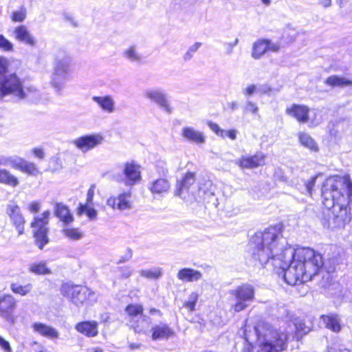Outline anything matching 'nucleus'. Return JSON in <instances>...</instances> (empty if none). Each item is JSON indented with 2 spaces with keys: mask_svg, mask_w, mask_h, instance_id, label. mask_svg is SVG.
<instances>
[{
  "mask_svg": "<svg viewBox=\"0 0 352 352\" xmlns=\"http://www.w3.org/2000/svg\"><path fill=\"white\" fill-rule=\"evenodd\" d=\"M252 261L258 267L272 266L284 281L296 285L312 280L323 265L322 255L309 248L287 246L279 226L257 232L252 239Z\"/></svg>",
  "mask_w": 352,
  "mask_h": 352,
  "instance_id": "1",
  "label": "nucleus"
},
{
  "mask_svg": "<svg viewBox=\"0 0 352 352\" xmlns=\"http://www.w3.org/2000/svg\"><path fill=\"white\" fill-rule=\"evenodd\" d=\"M322 204L327 208L322 220L329 229L342 228L351 220L352 182L336 177L326 179L321 188Z\"/></svg>",
  "mask_w": 352,
  "mask_h": 352,
  "instance_id": "2",
  "label": "nucleus"
},
{
  "mask_svg": "<svg viewBox=\"0 0 352 352\" xmlns=\"http://www.w3.org/2000/svg\"><path fill=\"white\" fill-rule=\"evenodd\" d=\"M254 331L258 347L256 352H280L286 349L289 338L287 333L263 325L254 327ZM244 339L248 342V346L243 352H254L250 337L246 331L244 333Z\"/></svg>",
  "mask_w": 352,
  "mask_h": 352,
  "instance_id": "3",
  "label": "nucleus"
},
{
  "mask_svg": "<svg viewBox=\"0 0 352 352\" xmlns=\"http://www.w3.org/2000/svg\"><path fill=\"white\" fill-rule=\"evenodd\" d=\"M9 95L12 96L16 101L26 100L31 102H36L41 98L40 91L36 87H23L14 74L0 76V100Z\"/></svg>",
  "mask_w": 352,
  "mask_h": 352,
  "instance_id": "4",
  "label": "nucleus"
},
{
  "mask_svg": "<svg viewBox=\"0 0 352 352\" xmlns=\"http://www.w3.org/2000/svg\"><path fill=\"white\" fill-rule=\"evenodd\" d=\"M70 67V58L64 50H59L55 59L54 71L51 83L56 92L60 95L68 78Z\"/></svg>",
  "mask_w": 352,
  "mask_h": 352,
  "instance_id": "5",
  "label": "nucleus"
},
{
  "mask_svg": "<svg viewBox=\"0 0 352 352\" xmlns=\"http://www.w3.org/2000/svg\"><path fill=\"white\" fill-rule=\"evenodd\" d=\"M50 214V210H45L42 213L41 216L34 217L33 221L31 223V227L34 229V237L36 244L41 250L49 242L47 236L49 228L47 226Z\"/></svg>",
  "mask_w": 352,
  "mask_h": 352,
  "instance_id": "6",
  "label": "nucleus"
},
{
  "mask_svg": "<svg viewBox=\"0 0 352 352\" xmlns=\"http://www.w3.org/2000/svg\"><path fill=\"white\" fill-rule=\"evenodd\" d=\"M254 288L249 284H243L231 291L235 302L232 308L235 312L245 309L254 299Z\"/></svg>",
  "mask_w": 352,
  "mask_h": 352,
  "instance_id": "7",
  "label": "nucleus"
},
{
  "mask_svg": "<svg viewBox=\"0 0 352 352\" xmlns=\"http://www.w3.org/2000/svg\"><path fill=\"white\" fill-rule=\"evenodd\" d=\"M143 306L138 304H129L125 308L129 325L137 333H145L146 327H144L142 322H149V318L143 314Z\"/></svg>",
  "mask_w": 352,
  "mask_h": 352,
  "instance_id": "8",
  "label": "nucleus"
},
{
  "mask_svg": "<svg viewBox=\"0 0 352 352\" xmlns=\"http://www.w3.org/2000/svg\"><path fill=\"white\" fill-rule=\"evenodd\" d=\"M61 292L64 296H69L73 303L77 306L94 296V293L87 287L69 284L63 285Z\"/></svg>",
  "mask_w": 352,
  "mask_h": 352,
  "instance_id": "9",
  "label": "nucleus"
},
{
  "mask_svg": "<svg viewBox=\"0 0 352 352\" xmlns=\"http://www.w3.org/2000/svg\"><path fill=\"white\" fill-rule=\"evenodd\" d=\"M144 98L156 104L163 111L168 114L173 112V107L168 99L166 91L160 87L146 89L143 92Z\"/></svg>",
  "mask_w": 352,
  "mask_h": 352,
  "instance_id": "10",
  "label": "nucleus"
},
{
  "mask_svg": "<svg viewBox=\"0 0 352 352\" xmlns=\"http://www.w3.org/2000/svg\"><path fill=\"white\" fill-rule=\"evenodd\" d=\"M6 213L12 224L17 230L19 235L24 232L25 219L19 205L14 201H10L6 208Z\"/></svg>",
  "mask_w": 352,
  "mask_h": 352,
  "instance_id": "11",
  "label": "nucleus"
},
{
  "mask_svg": "<svg viewBox=\"0 0 352 352\" xmlns=\"http://www.w3.org/2000/svg\"><path fill=\"white\" fill-rule=\"evenodd\" d=\"M104 138L100 133L82 135L73 140L72 143L82 153H86L102 144Z\"/></svg>",
  "mask_w": 352,
  "mask_h": 352,
  "instance_id": "12",
  "label": "nucleus"
},
{
  "mask_svg": "<svg viewBox=\"0 0 352 352\" xmlns=\"http://www.w3.org/2000/svg\"><path fill=\"white\" fill-rule=\"evenodd\" d=\"M265 155L256 152L254 155H243L234 161V164L241 169H253L265 164Z\"/></svg>",
  "mask_w": 352,
  "mask_h": 352,
  "instance_id": "13",
  "label": "nucleus"
},
{
  "mask_svg": "<svg viewBox=\"0 0 352 352\" xmlns=\"http://www.w3.org/2000/svg\"><path fill=\"white\" fill-rule=\"evenodd\" d=\"M195 182V173L192 172L186 173L181 180L177 181L175 195L183 199H186V200H188L192 193L190 192V188L194 185Z\"/></svg>",
  "mask_w": 352,
  "mask_h": 352,
  "instance_id": "14",
  "label": "nucleus"
},
{
  "mask_svg": "<svg viewBox=\"0 0 352 352\" xmlns=\"http://www.w3.org/2000/svg\"><path fill=\"white\" fill-rule=\"evenodd\" d=\"M124 183L127 186L135 185L141 179L140 166L134 162H126L123 170Z\"/></svg>",
  "mask_w": 352,
  "mask_h": 352,
  "instance_id": "15",
  "label": "nucleus"
},
{
  "mask_svg": "<svg viewBox=\"0 0 352 352\" xmlns=\"http://www.w3.org/2000/svg\"><path fill=\"white\" fill-rule=\"evenodd\" d=\"M285 113L300 123H306L309 120V108L304 104H292L287 107Z\"/></svg>",
  "mask_w": 352,
  "mask_h": 352,
  "instance_id": "16",
  "label": "nucleus"
},
{
  "mask_svg": "<svg viewBox=\"0 0 352 352\" xmlns=\"http://www.w3.org/2000/svg\"><path fill=\"white\" fill-rule=\"evenodd\" d=\"M151 331V338L154 341L168 340L174 335L173 329L164 322L153 325Z\"/></svg>",
  "mask_w": 352,
  "mask_h": 352,
  "instance_id": "17",
  "label": "nucleus"
},
{
  "mask_svg": "<svg viewBox=\"0 0 352 352\" xmlns=\"http://www.w3.org/2000/svg\"><path fill=\"white\" fill-rule=\"evenodd\" d=\"M14 36L19 42L26 45L33 47L36 41L25 25H21L16 27L13 31Z\"/></svg>",
  "mask_w": 352,
  "mask_h": 352,
  "instance_id": "18",
  "label": "nucleus"
},
{
  "mask_svg": "<svg viewBox=\"0 0 352 352\" xmlns=\"http://www.w3.org/2000/svg\"><path fill=\"white\" fill-rule=\"evenodd\" d=\"M130 192H123L120 194L118 197H110L107 201V205L113 209L118 208L120 210H124L131 208L129 198Z\"/></svg>",
  "mask_w": 352,
  "mask_h": 352,
  "instance_id": "19",
  "label": "nucleus"
},
{
  "mask_svg": "<svg viewBox=\"0 0 352 352\" xmlns=\"http://www.w3.org/2000/svg\"><path fill=\"white\" fill-rule=\"evenodd\" d=\"M320 321L324 327L334 333H339L342 329V319L340 315L331 313L320 316Z\"/></svg>",
  "mask_w": 352,
  "mask_h": 352,
  "instance_id": "20",
  "label": "nucleus"
},
{
  "mask_svg": "<svg viewBox=\"0 0 352 352\" xmlns=\"http://www.w3.org/2000/svg\"><path fill=\"white\" fill-rule=\"evenodd\" d=\"M91 99L105 113H112L116 111V101L111 95L94 96Z\"/></svg>",
  "mask_w": 352,
  "mask_h": 352,
  "instance_id": "21",
  "label": "nucleus"
},
{
  "mask_svg": "<svg viewBox=\"0 0 352 352\" xmlns=\"http://www.w3.org/2000/svg\"><path fill=\"white\" fill-rule=\"evenodd\" d=\"M75 329L88 338L96 337L98 334V323L94 320L78 322L75 326Z\"/></svg>",
  "mask_w": 352,
  "mask_h": 352,
  "instance_id": "22",
  "label": "nucleus"
},
{
  "mask_svg": "<svg viewBox=\"0 0 352 352\" xmlns=\"http://www.w3.org/2000/svg\"><path fill=\"white\" fill-rule=\"evenodd\" d=\"M182 135L186 140L196 144H202L206 142L204 133L191 126L184 127L182 129Z\"/></svg>",
  "mask_w": 352,
  "mask_h": 352,
  "instance_id": "23",
  "label": "nucleus"
},
{
  "mask_svg": "<svg viewBox=\"0 0 352 352\" xmlns=\"http://www.w3.org/2000/svg\"><path fill=\"white\" fill-rule=\"evenodd\" d=\"M202 277L203 275L200 271L190 267L182 268L177 274V278L184 282H197Z\"/></svg>",
  "mask_w": 352,
  "mask_h": 352,
  "instance_id": "24",
  "label": "nucleus"
},
{
  "mask_svg": "<svg viewBox=\"0 0 352 352\" xmlns=\"http://www.w3.org/2000/svg\"><path fill=\"white\" fill-rule=\"evenodd\" d=\"M170 188V182L166 178H158L152 181L148 188L153 195H163L167 193Z\"/></svg>",
  "mask_w": 352,
  "mask_h": 352,
  "instance_id": "25",
  "label": "nucleus"
},
{
  "mask_svg": "<svg viewBox=\"0 0 352 352\" xmlns=\"http://www.w3.org/2000/svg\"><path fill=\"white\" fill-rule=\"evenodd\" d=\"M34 331L47 338L54 340L59 337L58 331L54 327L42 322H34L32 324Z\"/></svg>",
  "mask_w": 352,
  "mask_h": 352,
  "instance_id": "26",
  "label": "nucleus"
},
{
  "mask_svg": "<svg viewBox=\"0 0 352 352\" xmlns=\"http://www.w3.org/2000/svg\"><path fill=\"white\" fill-rule=\"evenodd\" d=\"M54 215L65 225H68L74 221V217L69 209L63 203L55 204Z\"/></svg>",
  "mask_w": 352,
  "mask_h": 352,
  "instance_id": "27",
  "label": "nucleus"
},
{
  "mask_svg": "<svg viewBox=\"0 0 352 352\" xmlns=\"http://www.w3.org/2000/svg\"><path fill=\"white\" fill-rule=\"evenodd\" d=\"M15 307V300L10 295L0 298V312L2 315L9 314Z\"/></svg>",
  "mask_w": 352,
  "mask_h": 352,
  "instance_id": "28",
  "label": "nucleus"
},
{
  "mask_svg": "<svg viewBox=\"0 0 352 352\" xmlns=\"http://www.w3.org/2000/svg\"><path fill=\"white\" fill-rule=\"evenodd\" d=\"M324 83L332 87H346L352 86V80L343 76L333 75L329 76L324 81Z\"/></svg>",
  "mask_w": 352,
  "mask_h": 352,
  "instance_id": "29",
  "label": "nucleus"
},
{
  "mask_svg": "<svg viewBox=\"0 0 352 352\" xmlns=\"http://www.w3.org/2000/svg\"><path fill=\"white\" fill-rule=\"evenodd\" d=\"M0 183L15 188L19 185V181L8 170L0 168Z\"/></svg>",
  "mask_w": 352,
  "mask_h": 352,
  "instance_id": "30",
  "label": "nucleus"
},
{
  "mask_svg": "<svg viewBox=\"0 0 352 352\" xmlns=\"http://www.w3.org/2000/svg\"><path fill=\"white\" fill-rule=\"evenodd\" d=\"M295 327V333L293 337L297 340H299L303 336L308 333L311 329L309 326L305 324V322L300 318H296L294 321Z\"/></svg>",
  "mask_w": 352,
  "mask_h": 352,
  "instance_id": "31",
  "label": "nucleus"
},
{
  "mask_svg": "<svg viewBox=\"0 0 352 352\" xmlns=\"http://www.w3.org/2000/svg\"><path fill=\"white\" fill-rule=\"evenodd\" d=\"M267 39L258 40L253 45L252 56L255 59L260 58L267 51Z\"/></svg>",
  "mask_w": 352,
  "mask_h": 352,
  "instance_id": "32",
  "label": "nucleus"
},
{
  "mask_svg": "<svg viewBox=\"0 0 352 352\" xmlns=\"http://www.w3.org/2000/svg\"><path fill=\"white\" fill-rule=\"evenodd\" d=\"M22 158L16 155L0 157V166H10L12 168L19 170Z\"/></svg>",
  "mask_w": 352,
  "mask_h": 352,
  "instance_id": "33",
  "label": "nucleus"
},
{
  "mask_svg": "<svg viewBox=\"0 0 352 352\" xmlns=\"http://www.w3.org/2000/svg\"><path fill=\"white\" fill-rule=\"evenodd\" d=\"M298 139L300 144L311 151H317L318 146L314 140L307 133L300 132L298 134Z\"/></svg>",
  "mask_w": 352,
  "mask_h": 352,
  "instance_id": "34",
  "label": "nucleus"
},
{
  "mask_svg": "<svg viewBox=\"0 0 352 352\" xmlns=\"http://www.w3.org/2000/svg\"><path fill=\"white\" fill-rule=\"evenodd\" d=\"M19 170L23 173L34 176H36L40 173L38 168L35 164L28 162L23 158Z\"/></svg>",
  "mask_w": 352,
  "mask_h": 352,
  "instance_id": "35",
  "label": "nucleus"
},
{
  "mask_svg": "<svg viewBox=\"0 0 352 352\" xmlns=\"http://www.w3.org/2000/svg\"><path fill=\"white\" fill-rule=\"evenodd\" d=\"M125 58L131 62L139 63L142 60V56L138 52L135 46L132 45L127 48L123 54Z\"/></svg>",
  "mask_w": 352,
  "mask_h": 352,
  "instance_id": "36",
  "label": "nucleus"
},
{
  "mask_svg": "<svg viewBox=\"0 0 352 352\" xmlns=\"http://www.w3.org/2000/svg\"><path fill=\"white\" fill-rule=\"evenodd\" d=\"M140 275L148 279H158L162 275V269L155 267L150 270H141L139 271Z\"/></svg>",
  "mask_w": 352,
  "mask_h": 352,
  "instance_id": "37",
  "label": "nucleus"
},
{
  "mask_svg": "<svg viewBox=\"0 0 352 352\" xmlns=\"http://www.w3.org/2000/svg\"><path fill=\"white\" fill-rule=\"evenodd\" d=\"M78 214L85 213L89 219H94L97 216V210L93 208V205L80 204L78 208Z\"/></svg>",
  "mask_w": 352,
  "mask_h": 352,
  "instance_id": "38",
  "label": "nucleus"
},
{
  "mask_svg": "<svg viewBox=\"0 0 352 352\" xmlns=\"http://www.w3.org/2000/svg\"><path fill=\"white\" fill-rule=\"evenodd\" d=\"M11 290L21 296H25L32 289V285L28 283L25 285H21L19 283H12L10 286Z\"/></svg>",
  "mask_w": 352,
  "mask_h": 352,
  "instance_id": "39",
  "label": "nucleus"
},
{
  "mask_svg": "<svg viewBox=\"0 0 352 352\" xmlns=\"http://www.w3.org/2000/svg\"><path fill=\"white\" fill-rule=\"evenodd\" d=\"M30 271L35 274H50V270L47 267L44 263H34L30 265Z\"/></svg>",
  "mask_w": 352,
  "mask_h": 352,
  "instance_id": "40",
  "label": "nucleus"
},
{
  "mask_svg": "<svg viewBox=\"0 0 352 352\" xmlns=\"http://www.w3.org/2000/svg\"><path fill=\"white\" fill-rule=\"evenodd\" d=\"M63 233L72 240H79L82 237V233L78 228H65L63 230Z\"/></svg>",
  "mask_w": 352,
  "mask_h": 352,
  "instance_id": "41",
  "label": "nucleus"
},
{
  "mask_svg": "<svg viewBox=\"0 0 352 352\" xmlns=\"http://www.w3.org/2000/svg\"><path fill=\"white\" fill-rule=\"evenodd\" d=\"M199 299V295L195 293H191L188 296V300L186 301L184 306L189 311H192L195 309V306Z\"/></svg>",
  "mask_w": 352,
  "mask_h": 352,
  "instance_id": "42",
  "label": "nucleus"
},
{
  "mask_svg": "<svg viewBox=\"0 0 352 352\" xmlns=\"http://www.w3.org/2000/svg\"><path fill=\"white\" fill-rule=\"evenodd\" d=\"M320 175H316L312 177L309 181L304 182V186L302 190V193H307L309 195H311V192L316 182V179Z\"/></svg>",
  "mask_w": 352,
  "mask_h": 352,
  "instance_id": "43",
  "label": "nucleus"
},
{
  "mask_svg": "<svg viewBox=\"0 0 352 352\" xmlns=\"http://www.w3.org/2000/svg\"><path fill=\"white\" fill-rule=\"evenodd\" d=\"M26 18V9L22 6L20 10L12 12L11 19L14 22H23Z\"/></svg>",
  "mask_w": 352,
  "mask_h": 352,
  "instance_id": "44",
  "label": "nucleus"
},
{
  "mask_svg": "<svg viewBox=\"0 0 352 352\" xmlns=\"http://www.w3.org/2000/svg\"><path fill=\"white\" fill-rule=\"evenodd\" d=\"M258 112V107L256 103L247 100L243 106V113H251L256 115Z\"/></svg>",
  "mask_w": 352,
  "mask_h": 352,
  "instance_id": "45",
  "label": "nucleus"
},
{
  "mask_svg": "<svg viewBox=\"0 0 352 352\" xmlns=\"http://www.w3.org/2000/svg\"><path fill=\"white\" fill-rule=\"evenodd\" d=\"M0 49L6 52H12L13 50V44L3 34H0Z\"/></svg>",
  "mask_w": 352,
  "mask_h": 352,
  "instance_id": "46",
  "label": "nucleus"
},
{
  "mask_svg": "<svg viewBox=\"0 0 352 352\" xmlns=\"http://www.w3.org/2000/svg\"><path fill=\"white\" fill-rule=\"evenodd\" d=\"M156 171L157 173L163 177H166L168 174V168L166 163L164 161L159 160L156 164Z\"/></svg>",
  "mask_w": 352,
  "mask_h": 352,
  "instance_id": "47",
  "label": "nucleus"
},
{
  "mask_svg": "<svg viewBox=\"0 0 352 352\" xmlns=\"http://www.w3.org/2000/svg\"><path fill=\"white\" fill-rule=\"evenodd\" d=\"M208 126L217 135H219V136H220L221 138H225V135H224L225 130H223L221 128H220V126L217 123H214L213 122L209 121L208 122Z\"/></svg>",
  "mask_w": 352,
  "mask_h": 352,
  "instance_id": "48",
  "label": "nucleus"
},
{
  "mask_svg": "<svg viewBox=\"0 0 352 352\" xmlns=\"http://www.w3.org/2000/svg\"><path fill=\"white\" fill-rule=\"evenodd\" d=\"M201 43L199 42L195 43L192 45H191L187 52L185 54L184 58L186 60H189L192 58L193 54L197 51V50L200 47Z\"/></svg>",
  "mask_w": 352,
  "mask_h": 352,
  "instance_id": "49",
  "label": "nucleus"
},
{
  "mask_svg": "<svg viewBox=\"0 0 352 352\" xmlns=\"http://www.w3.org/2000/svg\"><path fill=\"white\" fill-rule=\"evenodd\" d=\"M119 271L122 278H128L133 273V270L129 266L120 267Z\"/></svg>",
  "mask_w": 352,
  "mask_h": 352,
  "instance_id": "50",
  "label": "nucleus"
},
{
  "mask_svg": "<svg viewBox=\"0 0 352 352\" xmlns=\"http://www.w3.org/2000/svg\"><path fill=\"white\" fill-rule=\"evenodd\" d=\"M133 256V251L131 248H128L125 252V253L120 256L119 261H118V264L125 263L129 261Z\"/></svg>",
  "mask_w": 352,
  "mask_h": 352,
  "instance_id": "51",
  "label": "nucleus"
},
{
  "mask_svg": "<svg viewBox=\"0 0 352 352\" xmlns=\"http://www.w3.org/2000/svg\"><path fill=\"white\" fill-rule=\"evenodd\" d=\"M255 92H257L256 85H253V84L252 85H250L246 88L243 89V91H242V93L245 96H250L252 94H254Z\"/></svg>",
  "mask_w": 352,
  "mask_h": 352,
  "instance_id": "52",
  "label": "nucleus"
},
{
  "mask_svg": "<svg viewBox=\"0 0 352 352\" xmlns=\"http://www.w3.org/2000/svg\"><path fill=\"white\" fill-rule=\"evenodd\" d=\"M257 92L261 94H267L272 91L271 87L268 84H263L256 86Z\"/></svg>",
  "mask_w": 352,
  "mask_h": 352,
  "instance_id": "53",
  "label": "nucleus"
},
{
  "mask_svg": "<svg viewBox=\"0 0 352 352\" xmlns=\"http://www.w3.org/2000/svg\"><path fill=\"white\" fill-rule=\"evenodd\" d=\"M0 347L6 352H12V348L8 341L0 336Z\"/></svg>",
  "mask_w": 352,
  "mask_h": 352,
  "instance_id": "54",
  "label": "nucleus"
},
{
  "mask_svg": "<svg viewBox=\"0 0 352 352\" xmlns=\"http://www.w3.org/2000/svg\"><path fill=\"white\" fill-rule=\"evenodd\" d=\"M94 186H91L87 191V200L85 204L93 205V199L94 196Z\"/></svg>",
  "mask_w": 352,
  "mask_h": 352,
  "instance_id": "55",
  "label": "nucleus"
},
{
  "mask_svg": "<svg viewBox=\"0 0 352 352\" xmlns=\"http://www.w3.org/2000/svg\"><path fill=\"white\" fill-rule=\"evenodd\" d=\"M8 67V60L3 56H0V74H2L7 71Z\"/></svg>",
  "mask_w": 352,
  "mask_h": 352,
  "instance_id": "56",
  "label": "nucleus"
},
{
  "mask_svg": "<svg viewBox=\"0 0 352 352\" xmlns=\"http://www.w3.org/2000/svg\"><path fill=\"white\" fill-rule=\"evenodd\" d=\"M239 43V39L235 38L234 41L232 43H225V46L226 48V52L228 54H230L232 52L233 47H234Z\"/></svg>",
  "mask_w": 352,
  "mask_h": 352,
  "instance_id": "57",
  "label": "nucleus"
},
{
  "mask_svg": "<svg viewBox=\"0 0 352 352\" xmlns=\"http://www.w3.org/2000/svg\"><path fill=\"white\" fill-rule=\"evenodd\" d=\"M267 51H272L276 52L280 49V45L277 43H272L270 40L267 39Z\"/></svg>",
  "mask_w": 352,
  "mask_h": 352,
  "instance_id": "58",
  "label": "nucleus"
},
{
  "mask_svg": "<svg viewBox=\"0 0 352 352\" xmlns=\"http://www.w3.org/2000/svg\"><path fill=\"white\" fill-rule=\"evenodd\" d=\"M237 131L235 129H230L228 131H225V137H228L232 140H234L236 138Z\"/></svg>",
  "mask_w": 352,
  "mask_h": 352,
  "instance_id": "59",
  "label": "nucleus"
},
{
  "mask_svg": "<svg viewBox=\"0 0 352 352\" xmlns=\"http://www.w3.org/2000/svg\"><path fill=\"white\" fill-rule=\"evenodd\" d=\"M329 352H350L349 350L345 348L338 347L336 345L329 347Z\"/></svg>",
  "mask_w": 352,
  "mask_h": 352,
  "instance_id": "60",
  "label": "nucleus"
},
{
  "mask_svg": "<svg viewBox=\"0 0 352 352\" xmlns=\"http://www.w3.org/2000/svg\"><path fill=\"white\" fill-rule=\"evenodd\" d=\"M29 210L32 212H37L40 210V205L38 202L34 201L32 202L29 206Z\"/></svg>",
  "mask_w": 352,
  "mask_h": 352,
  "instance_id": "61",
  "label": "nucleus"
},
{
  "mask_svg": "<svg viewBox=\"0 0 352 352\" xmlns=\"http://www.w3.org/2000/svg\"><path fill=\"white\" fill-rule=\"evenodd\" d=\"M34 155L39 159L44 157V152L41 148H34L32 151Z\"/></svg>",
  "mask_w": 352,
  "mask_h": 352,
  "instance_id": "62",
  "label": "nucleus"
},
{
  "mask_svg": "<svg viewBox=\"0 0 352 352\" xmlns=\"http://www.w3.org/2000/svg\"><path fill=\"white\" fill-rule=\"evenodd\" d=\"M318 3L327 8L331 6V0H318Z\"/></svg>",
  "mask_w": 352,
  "mask_h": 352,
  "instance_id": "63",
  "label": "nucleus"
},
{
  "mask_svg": "<svg viewBox=\"0 0 352 352\" xmlns=\"http://www.w3.org/2000/svg\"><path fill=\"white\" fill-rule=\"evenodd\" d=\"M228 107L232 111L236 110L239 108V104L236 101H232L228 103Z\"/></svg>",
  "mask_w": 352,
  "mask_h": 352,
  "instance_id": "64",
  "label": "nucleus"
}]
</instances>
